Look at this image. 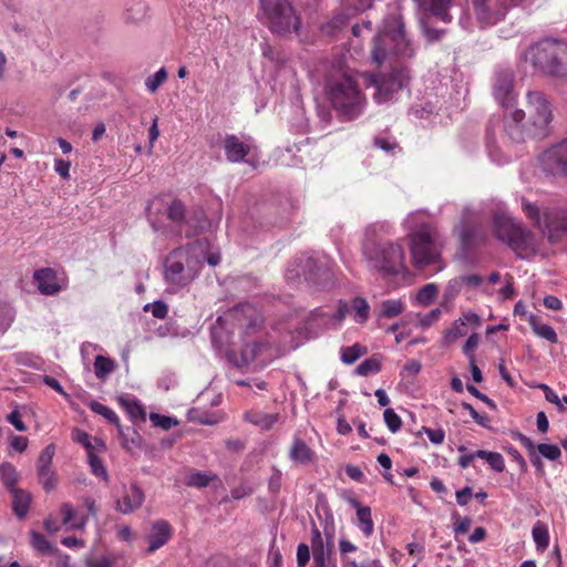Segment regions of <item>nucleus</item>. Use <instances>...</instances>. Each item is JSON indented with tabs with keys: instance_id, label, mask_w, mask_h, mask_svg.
Listing matches in <instances>:
<instances>
[{
	"instance_id": "nucleus-44",
	"label": "nucleus",
	"mask_w": 567,
	"mask_h": 567,
	"mask_svg": "<svg viewBox=\"0 0 567 567\" xmlns=\"http://www.w3.org/2000/svg\"><path fill=\"white\" fill-rule=\"evenodd\" d=\"M120 402L122 405L126 408L127 413L131 415L133 420L145 417V411L137 401L121 398Z\"/></svg>"
},
{
	"instance_id": "nucleus-34",
	"label": "nucleus",
	"mask_w": 567,
	"mask_h": 567,
	"mask_svg": "<svg viewBox=\"0 0 567 567\" xmlns=\"http://www.w3.org/2000/svg\"><path fill=\"white\" fill-rule=\"evenodd\" d=\"M463 321L464 320L460 319L455 320L451 327L444 331L442 338L443 346H450L467 333Z\"/></svg>"
},
{
	"instance_id": "nucleus-47",
	"label": "nucleus",
	"mask_w": 567,
	"mask_h": 567,
	"mask_svg": "<svg viewBox=\"0 0 567 567\" xmlns=\"http://www.w3.org/2000/svg\"><path fill=\"white\" fill-rule=\"evenodd\" d=\"M380 363L378 360L369 358L362 361L355 369V372L359 375L367 377L369 374H373L379 372Z\"/></svg>"
},
{
	"instance_id": "nucleus-43",
	"label": "nucleus",
	"mask_w": 567,
	"mask_h": 567,
	"mask_svg": "<svg viewBox=\"0 0 567 567\" xmlns=\"http://www.w3.org/2000/svg\"><path fill=\"white\" fill-rule=\"evenodd\" d=\"M463 287V280L460 277L451 279L443 293V303L452 302L455 297L461 292Z\"/></svg>"
},
{
	"instance_id": "nucleus-12",
	"label": "nucleus",
	"mask_w": 567,
	"mask_h": 567,
	"mask_svg": "<svg viewBox=\"0 0 567 567\" xmlns=\"http://www.w3.org/2000/svg\"><path fill=\"white\" fill-rule=\"evenodd\" d=\"M522 208L526 216L539 228L544 236L550 241L558 240L567 231V212L564 209L546 210L540 213L539 208L525 199L522 200Z\"/></svg>"
},
{
	"instance_id": "nucleus-3",
	"label": "nucleus",
	"mask_w": 567,
	"mask_h": 567,
	"mask_svg": "<svg viewBox=\"0 0 567 567\" xmlns=\"http://www.w3.org/2000/svg\"><path fill=\"white\" fill-rule=\"evenodd\" d=\"M326 93L338 114L349 121L360 116L367 104L365 96L349 74L331 76L327 81Z\"/></svg>"
},
{
	"instance_id": "nucleus-61",
	"label": "nucleus",
	"mask_w": 567,
	"mask_h": 567,
	"mask_svg": "<svg viewBox=\"0 0 567 567\" xmlns=\"http://www.w3.org/2000/svg\"><path fill=\"white\" fill-rule=\"evenodd\" d=\"M43 383L48 385L49 388L53 389L64 398H69V394L64 391L63 386L60 384V382L50 375L43 377Z\"/></svg>"
},
{
	"instance_id": "nucleus-63",
	"label": "nucleus",
	"mask_w": 567,
	"mask_h": 567,
	"mask_svg": "<svg viewBox=\"0 0 567 567\" xmlns=\"http://www.w3.org/2000/svg\"><path fill=\"white\" fill-rule=\"evenodd\" d=\"M539 388L544 391L545 398H546V400L548 402L554 403L557 406L561 408V401H560V399L558 398L557 393L554 390H551L546 384H540Z\"/></svg>"
},
{
	"instance_id": "nucleus-17",
	"label": "nucleus",
	"mask_w": 567,
	"mask_h": 567,
	"mask_svg": "<svg viewBox=\"0 0 567 567\" xmlns=\"http://www.w3.org/2000/svg\"><path fill=\"white\" fill-rule=\"evenodd\" d=\"M55 453L53 444L42 450L37 463V472L40 484L47 492L52 491L56 486V473L52 467V460Z\"/></svg>"
},
{
	"instance_id": "nucleus-20",
	"label": "nucleus",
	"mask_w": 567,
	"mask_h": 567,
	"mask_svg": "<svg viewBox=\"0 0 567 567\" xmlns=\"http://www.w3.org/2000/svg\"><path fill=\"white\" fill-rule=\"evenodd\" d=\"M223 147L226 158L230 163L249 162L247 157L255 150L251 143L241 141L238 136L233 134L225 136Z\"/></svg>"
},
{
	"instance_id": "nucleus-40",
	"label": "nucleus",
	"mask_w": 567,
	"mask_h": 567,
	"mask_svg": "<svg viewBox=\"0 0 567 567\" xmlns=\"http://www.w3.org/2000/svg\"><path fill=\"white\" fill-rule=\"evenodd\" d=\"M404 309V305L400 299H389L381 303V316L385 318H394Z\"/></svg>"
},
{
	"instance_id": "nucleus-14",
	"label": "nucleus",
	"mask_w": 567,
	"mask_h": 567,
	"mask_svg": "<svg viewBox=\"0 0 567 567\" xmlns=\"http://www.w3.org/2000/svg\"><path fill=\"white\" fill-rule=\"evenodd\" d=\"M477 20L482 25H492L504 18L507 8L515 0H472Z\"/></svg>"
},
{
	"instance_id": "nucleus-54",
	"label": "nucleus",
	"mask_w": 567,
	"mask_h": 567,
	"mask_svg": "<svg viewBox=\"0 0 567 567\" xmlns=\"http://www.w3.org/2000/svg\"><path fill=\"white\" fill-rule=\"evenodd\" d=\"M486 462L496 472H503L505 468L504 457L497 452H491Z\"/></svg>"
},
{
	"instance_id": "nucleus-51",
	"label": "nucleus",
	"mask_w": 567,
	"mask_h": 567,
	"mask_svg": "<svg viewBox=\"0 0 567 567\" xmlns=\"http://www.w3.org/2000/svg\"><path fill=\"white\" fill-rule=\"evenodd\" d=\"M115 559L103 555V556H90L86 558L87 567H114Z\"/></svg>"
},
{
	"instance_id": "nucleus-36",
	"label": "nucleus",
	"mask_w": 567,
	"mask_h": 567,
	"mask_svg": "<svg viewBox=\"0 0 567 567\" xmlns=\"http://www.w3.org/2000/svg\"><path fill=\"white\" fill-rule=\"evenodd\" d=\"M115 369V362L106 357L96 355L94 372L97 379L105 380Z\"/></svg>"
},
{
	"instance_id": "nucleus-57",
	"label": "nucleus",
	"mask_w": 567,
	"mask_h": 567,
	"mask_svg": "<svg viewBox=\"0 0 567 567\" xmlns=\"http://www.w3.org/2000/svg\"><path fill=\"white\" fill-rule=\"evenodd\" d=\"M480 343V337L477 333L471 334L465 344L463 346V352L471 359V355H473V351L477 348Z\"/></svg>"
},
{
	"instance_id": "nucleus-10",
	"label": "nucleus",
	"mask_w": 567,
	"mask_h": 567,
	"mask_svg": "<svg viewBox=\"0 0 567 567\" xmlns=\"http://www.w3.org/2000/svg\"><path fill=\"white\" fill-rule=\"evenodd\" d=\"M370 311L371 308L367 299L358 296L354 297L350 303L340 300L336 312L332 315L316 309L311 312V318L326 329H337L349 313H352L355 323H365L370 318Z\"/></svg>"
},
{
	"instance_id": "nucleus-33",
	"label": "nucleus",
	"mask_w": 567,
	"mask_h": 567,
	"mask_svg": "<svg viewBox=\"0 0 567 567\" xmlns=\"http://www.w3.org/2000/svg\"><path fill=\"white\" fill-rule=\"evenodd\" d=\"M19 473L10 463H3L0 465V480L2 484L12 492L13 489H18L16 487L18 481H19Z\"/></svg>"
},
{
	"instance_id": "nucleus-19",
	"label": "nucleus",
	"mask_w": 567,
	"mask_h": 567,
	"mask_svg": "<svg viewBox=\"0 0 567 567\" xmlns=\"http://www.w3.org/2000/svg\"><path fill=\"white\" fill-rule=\"evenodd\" d=\"M321 268L318 266V260L312 256L299 257L295 259L288 267L286 278L289 281H296L300 278L305 280H312L320 272Z\"/></svg>"
},
{
	"instance_id": "nucleus-46",
	"label": "nucleus",
	"mask_w": 567,
	"mask_h": 567,
	"mask_svg": "<svg viewBox=\"0 0 567 567\" xmlns=\"http://www.w3.org/2000/svg\"><path fill=\"white\" fill-rule=\"evenodd\" d=\"M167 217L176 224H181L185 217V208L182 202L173 200L167 208Z\"/></svg>"
},
{
	"instance_id": "nucleus-2",
	"label": "nucleus",
	"mask_w": 567,
	"mask_h": 567,
	"mask_svg": "<svg viewBox=\"0 0 567 567\" xmlns=\"http://www.w3.org/2000/svg\"><path fill=\"white\" fill-rule=\"evenodd\" d=\"M369 269L382 276H395L406 271L403 244L386 239H367L362 246Z\"/></svg>"
},
{
	"instance_id": "nucleus-18",
	"label": "nucleus",
	"mask_w": 567,
	"mask_h": 567,
	"mask_svg": "<svg viewBox=\"0 0 567 567\" xmlns=\"http://www.w3.org/2000/svg\"><path fill=\"white\" fill-rule=\"evenodd\" d=\"M493 93L496 101L503 106L514 105L516 94L514 92V74L512 71H499L496 73Z\"/></svg>"
},
{
	"instance_id": "nucleus-25",
	"label": "nucleus",
	"mask_w": 567,
	"mask_h": 567,
	"mask_svg": "<svg viewBox=\"0 0 567 567\" xmlns=\"http://www.w3.org/2000/svg\"><path fill=\"white\" fill-rule=\"evenodd\" d=\"M349 502L357 511L358 527L365 537H370L374 532L371 508L369 506L361 505V503L355 498H351Z\"/></svg>"
},
{
	"instance_id": "nucleus-6",
	"label": "nucleus",
	"mask_w": 567,
	"mask_h": 567,
	"mask_svg": "<svg viewBox=\"0 0 567 567\" xmlns=\"http://www.w3.org/2000/svg\"><path fill=\"white\" fill-rule=\"evenodd\" d=\"M523 59L546 75L567 78V42L565 41L543 40L526 49Z\"/></svg>"
},
{
	"instance_id": "nucleus-8",
	"label": "nucleus",
	"mask_w": 567,
	"mask_h": 567,
	"mask_svg": "<svg viewBox=\"0 0 567 567\" xmlns=\"http://www.w3.org/2000/svg\"><path fill=\"white\" fill-rule=\"evenodd\" d=\"M259 16L280 37L296 33L300 28V18L287 0H259Z\"/></svg>"
},
{
	"instance_id": "nucleus-7",
	"label": "nucleus",
	"mask_w": 567,
	"mask_h": 567,
	"mask_svg": "<svg viewBox=\"0 0 567 567\" xmlns=\"http://www.w3.org/2000/svg\"><path fill=\"white\" fill-rule=\"evenodd\" d=\"M411 258L415 268H433L439 272L444 268L441 258V243L429 225H422L410 234Z\"/></svg>"
},
{
	"instance_id": "nucleus-5",
	"label": "nucleus",
	"mask_w": 567,
	"mask_h": 567,
	"mask_svg": "<svg viewBox=\"0 0 567 567\" xmlns=\"http://www.w3.org/2000/svg\"><path fill=\"white\" fill-rule=\"evenodd\" d=\"M413 54L414 48L406 39L401 21L395 17L386 19L382 30L374 37L372 61L382 64L390 62L392 56L410 58Z\"/></svg>"
},
{
	"instance_id": "nucleus-16",
	"label": "nucleus",
	"mask_w": 567,
	"mask_h": 567,
	"mask_svg": "<svg viewBox=\"0 0 567 567\" xmlns=\"http://www.w3.org/2000/svg\"><path fill=\"white\" fill-rule=\"evenodd\" d=\"M475 214L472 208L465 207L462 212L461 224L454 228L464 250L470 249L485 239L484 233L473 223Z\"/></svg>"
},
{
	"instance_id": "nucleus-49",
	"label": "nucleus",
	"mask_w": 567,
	"mask_h": 567,
	"mask_svg": "<svg viewBox=\"0 0 567 567\" xmlns=\"http://www.w3.org/2000/svg\"><path fill=\"white\" fill-rule=\"evenodd\" d=\"M383 417L388 429L392 433H395L401 429V417L394 412L393 409H386L383 413Z\"/></svg>"
},
{
	"instance_id": "nucleus-62",
	"label": "nucleus",
	"mask_w": 567,
	"mask_h": 567,
	"mask_svg": "<svg viewBox=\"0 0 567 567\" xmlns=\"http://www.w3.org/2000/svg\"><path fill=\"white\" fill-rule=\"evenodd\" d=\"M472 520L468 517L457 518L454 523V533L455 534H465L468 532L471 527Z\"/></svg>"
},
{
	"instance_id": "nucleus-58",
	"label": "nucleus",
	"mask_w": 567,
	"mask_h": 567,
	"mask_svg": "<svg viewBox=\"0 0 567 567\" xmlns=\"http://www.w3.org/2000/svg\"><path fill=\"white\" fill-rule=\"evenodd\" d=\"M70 167L71 163L69 161H64L61 158L54 161V169L63 178L70 177Z\"/></svg>"
},
{
	"instance_id": "nucleus-23",
	"label": "nucleus",
	"mask_w": 567,
	"mask_h": 567,
	"mask_svg": "<svg viewBox=\"0 0 567 567\" xmlns=\"http://www.w3.org/2000/svg\"><path fill=\"white\" fill-rule=\"evenodd\" d=\"M172 536L171 525L163 519L155 520L152 523L151 532L148 535L150 547L147 553H154L162 546H164Z\"/></svg>"
},
{
	"instance_id": "nucleus-27",
	"label": "nucleus",
	"mask_w": 567,
	"mask_h": 567,
	"mask_svg": "<svg viewBox=\"0 0 567 567\" xmlns=\"http://www.w3.org/2000/svg\"><path fill=\"white\" fill-rule=\"evenodd\" d=\"M62 524L69 525L71 529H82L87 523V516L79 515L68 503L61 506Z\"/></svg>"
},
{
	"instance_id": "nucleus-9",
	"label": "nucleus",
	"mask_w": 567,
	"mask_h": 567,
	"mask_svg": "<svg viewBox=\"0 0 567 567\" xmlns=\"http://www.w3.org/2000/svg\"><path fill=\"white\" fill-rule=\"evenodd\" d=\"M526 130L535 137L543 138L550 131L554 120L553 105L540 91H529L526 95Z\"/></svg>"
},
{
	"instance_id": "nucleus-35",
	"label": "nucleus",
	"mask_w": 567,
	"mask_h": 567,
	"mask_svg": "<svg viewBox=\"0 0 567 567\" xmlns=\"http://www.w3.org/2000/svg\"><path fill=\"white\" fill-rule=\"evenodd\" d=\"M533 539L538 550L544 551L549 545V533L546 524L536 522L532 529Z\"/></svg>"
},
{
	"instance_id": "nucleus-50",
	"label": "nucleus",
	"mask_w": 567,
	"mask_h": 567,
	"mask_svg": "<svg viewBox=\"0 0 567 567\" xmlns=\"http://www.w3.org/2000/svg\"><path fill=\"white\" fill-rule=\"evenodd\" d=\"M537 451L542 456L549 461H556L561 455L559 447L554 444H539L537 445Z\"/></svg>"
},
{
	"instance_id": "nucleus-32",
	"label": "nucleus",
	"mask_w": 567,
	"mask_h": 567,
	"mask_svg": "<svg viewBox=\"0 0 567 567\" xmlns=\"http://www.w3.org/2000/svg\"><path fill=\"white\" fill-rule=\"evenodd\" d=\"M89 406L94 413L102 415L110 423L115 424L120 435L124 437V431L120 424V419L112 409L96 401L90 402Z\"/></svg>"
},
{
	"instance_id": "nucleus-1",
	"label": "nucleus",
	"mask_w": 567,
	"mask_h": 567,
	"mask_svg": "<svg viewBox=\"0 0 567 567\" xmlns=\"http://www.w3.org/2000/svg\"><path fill=\"white\" fill-rule=\"evenodd\" d=\"M493 234L522 258H529L540 251V240L503 207H498L493 215Z\"/></svg>"
},
{
	"instance_id": "nucleus-29",
	"label": "nucleus",
	"mask_w": 567,
	"mask_h": 567,
	"mask_svg": "<svg viewBox=\"0 0 567 567\" xmlns=\"http://www.w3.org/2000/svg\"><path fill=\"white\" fill-rule=\"evenodd\" d=\"M528 322L537 337L543 338L550 343H557L558 337L553 327L546 323H542L534 315L529 316Z\"/></svg>"
},
{
	"instance_id": "nucleus-22",
	"label": "nucleus",
	"mask_w": 567,
	"mask_h": 567,
	"mask_svg": "<svg viewBox=\"0 0 567 567\" xmlns=\"http://www.w3.org/2000/svg\"><path fill=\"white\" fill-rule=\"evenodd\" d=\"M33 279L42 295L53 296L61 290L56 274L51 268H41L33 275Z\"/></svg>"
},
{
	"instance_id": "nucleus-56",
	"label": "nucleus",
	"mask_w": 567,
	"mask_h": 567,
	"mask_svg": "<svg viewBox=\"0 0 567 567\" xmlns=\"http://www.w3.org/2000/svg\"><path fill=\"white\" fill-rule=\"evenodd\" d=\"M441 315L442 312L439 308L433 309L420 319V326L423 328L430 327L440 319Z\"/></svg>"
},
{
	"instance_id": "nucleus-64",
	"label": "nucleus",
	"mask_w": 567,
	"mask_h": 567,
	"mask_svg": "<svg viewBox=\"0 0 567 567\" xmlns=\"http://www.w3.org/2000/svg\"><path fill=\"white\" fill-rule=\"evenodd\" d=\"M506 285L499 290V293L503 299H509L515 295V290L513 287V277L507 275L505 277Z\"/></svg>"
},
{
	"instance_id": "nucleus-30",
	"label": "nucleus",
	"mask_w": 567,
	"mask_h": 567,
	"mask_svg": "<svg viewBox=\"0 0 567 567\" xmlns=\"http://www.w3.org/2000/svg\"><path fill=\"white\" fill-rule=\"evenodd\" d=\"M12 494V508L14 514L22 518L27 515L30 502H31V495L23 491V489H13L11 492Z\"/></svg>"
},
{
	"instance_id": "nucleus-52",
	"label": "nucleus",
	"mask_w": 567,
	"mask_h": 567,
	"mask_svg": "<svg viewBox=\"0 0 567 567\" xmlns=\"http://www.w3.org/2000/svg\"><path fill=\"white\" fill-rule=\"evenodd\" d=\"M310 559V549L307 544H299L297 547V565L298 567H306Z\"/></svg>"
},
{
	"instance_id": "nucleus-60",
	"label": "nucleus",
	"mask_w": 567,
	"mask_h": 567,
	"mask_svg": "<svg viewBox=\"0 0 567 567\" xmlns=\"http://www.w3.org/2000/svg\"><path fill=\"white\" fill-rule=\"evenodd\" d=\"M423 431L426 433L429 440L433 443V444H442L443 441H444V437H445V433L443 430H432V429H429V427H423Z\"/></svg>"
},
{
	"instance_id": "nucleus-48",
	"label": "nucleus",
	"mask_w": 567,
	"mask_h": 567,
	"mask_svg": "<svg viewBox=\"0 0 567 567\" xmlns=\"http://www.w3.org/2000/svg\"><path fill=\"white\" fill-rule=\"evenodd\" d=\"M150 420L152 421V423L155 426L161 427L163 430H169L173 426L178 424V421L176 419L166 416V415H162L158 413H151Z\"/></svg>"
},
{
	"instance_id": "nucleus-13",
	"label": "nucleus",
	"mask_w": 567,
	"mask_h": 567,
	"mask_svg": "<svg viewBox=\"0 0 567 567\" xmlns=\"http://www.w3.org/2000/svg\"><path fill=\"white\" fill-rule=\"evenodd\" d=\"M539 163L553 176H567V138L544 151Z\"/></svg>"
},
{
	"instance_id": "nucleus-41",
	"label": "nucleus",
	"mask_w": 567,
	"mask_h": 567,
	"mask_svg": "<svg viewBox=\"0 0 567 567\" xmlns=\"http://www.w3.org/2000/svg\"><path fill=\"white\" fill-rule=\"evenodd\" d=\"M30 536H31V546L42 553V554H45V553H59L58 549L53 548V546L51 545V543L41 534L32 530L30 533Z\"/></svg>"
},
{
	"instance_id": "nucleus-11",
	"label": "nucleus",
	"mask_w": 567,
	"mask_h": 567,
	"mask_svg": "<svg viewBox=\"0 0 567 567\" xmlns=\"http://www.w3.org/2000/svg\"><path fill=\"white\" fill-rule=\"evenodd\" d=\"M364 83L373 87L372 97L378 104L386 103L395 97V94L408 85L410 76L403 69L392 70L390 73H365Z\"/></svg>"
},
{
	"instance_id": "nucleus-53",
	"label": "nucleus",
	"mask_w": 567,
	"mask_h": 567,
	"mask_svg": "<svg viewBox=\"0 0 567 567\" xmlns=\"http://www.w3.org/2000/svg\"><path fill=\"white\" fill-rule=\"evenodd\" d=\"M462 408L470 412L475 422L484 427L488 426L489 419L487 415L480 414L470 403L463 402Z\"/></svg>"
},
{
	"instance_id": "nucleus-26",
	"label": "nucleus",
	"mask_w": 567,
	"mask_h": 567,
	"mask_svg": "<svg viewBox=\"0 0 567 567\" xmlns=\"http://www.w3.org/2000/svg\"><path fill=\"white\" fill-rule=\"evenodd\" d=\"M289 457L298 464L310 463L315 457V452L301 439L295 437L289 450Z\"/></svg>"
},
{
	"instance_id": "nucleus-21",
	"label": "nucleus",
	"mask_w": 567,
	"mask_h": 567,
	"mask_svg": "<svg viewBox=\"0 0 567 567\" xmlns=\"http://www.w3.org/2000/svg\"><path fill=\"white\" fill-rule=\"evenodd\" d=\"M419 8L439 20L447 23L452 21L450 9L454 4V0H416Z\"/></svg>"
},
{
	"instance_id": "nucleus-31",
	"label": "nucleus",
	"mask_w": 567,
	"mask_h": 567,
	"mask_svg": "<svg viewBox=\"0 0 567 567\" xmlns=\"http://www.w3.org/2000/svg\"><path fill=\"white\" fill-rule=\"evenodd\" d=\"M247 420L261 430H269L278 422L279 415L255 411L247 413Z\"/></svg>"
},
{
	"instance_id": "nucleus-45",
	"label": "nucleus",
	"mask_w": 567,
	"mask_h": 567,
	"mask_svg": "<svg viewBox=\"0 0 567 567\" xmlns=\"http://www.w3.org/2000/svg\"><path fill=\"white\" fill-rule=\"evenodd\" d=\"M87 462L95 476L101 477L104 481L109 480L107 471L96 454L91 453V455H87Z\"/></svg>"
},
{
	"instance_id": "nucleus-38",
	"label": "nucleus",
	"mask_w": 567,
	"mask_h": 567,
	"mask_svg": "<svg viewBox=\"0 0 567 567\" xmlns=\"http://www.w3.org/2000/svg\"><path fill=\"white\" fill-rule=\"evenodd\" d=\"M168 78V73L165 68L158 69L154 74L150 75L145 80V87L151 93L157 92L158 87L163 85Z\"/></svg>"
},
{
	"instance_id": "nucleus-42",
	"label": "nucleus",
	"mask_w": 567,
	"mask_h": 567,
	"mask_svg": "<svg viewBox=\"0 0 567 567\" xmlns=\"http://www.w3.org/2000/svg\"><path fill=\"white\" fill-rule=\"evenodd\" d=\"M367 352V349L360 344H353L341 349V360L347 364H352Z\"/></svg>"
},
{
	"instance_id": "nucleus-4",
	"label": "nucleus",
	"mask_w": 567,
	"mask_h": 567,
	"mask_svg": "<svg viewBox=\"0 0 567 567\" xmlns=\"http://www.w3.org/2000/svg\"><path fill=\"white\" fill-rule=\"evenodd\" d=\"M203 246L198 241L187 248H178L167 256L164 277L173 290L187 286L196 278L205 259V256H199L204 251Z\"/></svg>"
},
{
	"instance_id": "nucleus-39",
	"label": "nucleus",
	"mask_w": 567,
	"mask_h": 567,
	"mask_svg": "<svg viewBox=\"0 0 567 567\" xmlns=\"http://www.w3.org/2000/svg\"><path fill=\"white\" fill-rule=\"evenodd\" d=\"M216 478H217L216 475H214L212 473L195 472V473H190L186 477V484L188 486L202 488V487L208 486Z\"/></svg>"
},
{
	"instance_id": "nucleus-37",
	"label": "nucleus",
	"mask_w": 567,
	"mask_h": 567,
	"mask_svg": "<svg viewBox=\"0 0 567 567\" xmlns=\"http://www.w3.org/2000/svg\"><path fill=\"white\" fill-rule=\"evenodd\" d=\"M439 287L435 284H426L416 293L415 301L417 305L426 307L433 302L437 296Z\"/></svg>"
},
{
	"instance_id": "nucleus-28",
	"label": "nucleus",
	"mask_w": 567,
	"mask_h": 567,
	"mask_svg": "<svg viewBox=\"0 0 567 567\" xmlns=\"http://www.w3.org/2000/svg\"><path fill=\"white\" fill-rule=\"evenodd\" d=\"M324 533L327 535V545H324V540L321 536L320 530L317 527H313L311 529L310 544H311L312 555L331 554L333 536H332V533L329 532L328 529H326Z\"/></svg>"
},
{
	"instance_id": "nucleus-59",
	"label": "nucleus",
	"mask_w": 567,
	"mask_h": 567,
	"mask_svg": "<svg viewBox=\"0 0 567 567\" xmlns=\"http://www.w3.org/2000/svg\"><path fill=\"white\" fill-rule=\"evenodd\" d=\"M28 439L20 435H13L10 437V446L17 452H24L28 447Z\"/></svg>"
},
{
	"instance_id": "nucleus-55",
	"label": "nucleus",
	"mask_w": 567,
	"mask_h": 567,
	"mask_svg": "<svg viewBox=\"0 0 567 567\" xmlns=\"http://www.w3.org/2000/svg\"><path fill=\"white\" fill-rule=\"evenodd\" d=\"M7 421L12 424L14 426V429L19 432H24L27 431V425L24 424V422L22 421L21 419V414L14 410L12 411L8 416H7Z\"/></svg>"
},
{
	"instance_id": "nucleus-24",
	"label": "nucleus",
	"mask_w": 567,
	"mask_h": 567,
	"mask_svg": "<svg viewBox=\"0 0 567 567\" xmlns=\"http://www.w3.org/2000/svg\"><path fill=\"white\" fill-rule=\"evenodd\" d=\"M144 498L143 491L138 486L132 485L125 495L116 502V509L122 514H130L142 506Z\"/></svg>"
},
{
	"instance_id": "nucleus-15",
	"label": "nucleus",
	"mask_w": 567,
	"mask_h": 567,
	"mask_svg": "<svg viewBox=\"0 0 567 567\" xmlns=\"http://www.w3.org/2000/svg\"><path fill=\"white\" fill-rule=\"evenodd\" d=\"M270 348L266 343L252 341L240 350V354L237 355L235 352L229 354V360L238 368L249 367L254 362L258 361L259 365H266L271 359V354L268 353Z\"/></svg>"
}]
</instances>
